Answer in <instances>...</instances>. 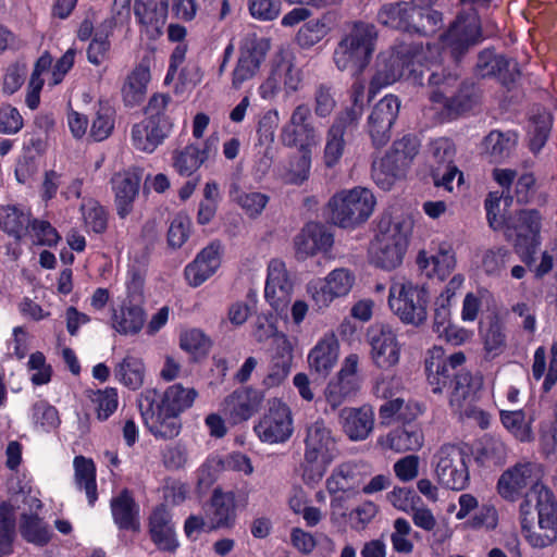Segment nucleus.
Instances as JSON below:
<instances>
[{
    "label": "nucleus",
    "instance_id": "43",
    "mask_svg": "<svg viewBox=\"0 0 557 557\" xmlns=\"http://www.w3.org/2000/svg\"><path fill=\"white\" fill-rule=\"evenodd\" d=\"M518 141L515 132L492 131L483 140V152L492 162L509 158Z\"/></svg>",
    "mask_w": 557,
    "mask_h": 557
},
{
    "label": "nucleus",
    "instance_id": "17",
    "mask_svg": "<svg viewBox=\"0 0 557 557\" xmlns=\"http://www.w3.org/2000/svg\"><path fill=\"white\" fill-rule=\"evenodd\" d=\"M482 32L476 11L471 8L460 13L448 32L442 37V44L450 49L451 54L458 58L470 46L482 40Z\"/></svg>",
    "mask_w": 557,
    "mask_h": 557
},
{
    "label": "nucleus",
    "instance_id": "46",
    "mask_svg": "<svg viewBox=\"0 0 557 557\" xmlns=\"http://www.w3.org/2000/svg\"><path fill=\"white\" fill-rule=\"evenodd\" d=\"M313 149L298 150L297 154L289 158L284 172L281 174L287 184L300 185L308 180L312 162Z\"/></svg>",
    "mask_w": 557,
    "mask_h": 557
},
{
    "label": "nucleus",
    "instance_id": "35",
    "mask_svg": "<svg viewBox=\"0 0 557 557\" xmlns=\"http://www.w3.org/2000/svg\"><path fill=\"white\" fill-rule=\"evenodd\" d=\"M483 384L480 375H472L470 372H460L455 375L449 404L456 412L471 403L475 401L476 394Z\"/></svg>",
    "mask_w": 557,
    "mask_h": 557
},
{
    "label": "nucleus",
    "instance_id": "51",
    "mask_svg": "<svg viewBox=\"0 0 557 557\" xmlns=\"http://www.w3.org/2000/svg\"><path fill=\"white\" fill-rule=\"evenodd\" d=\"M20 532L28 543L44 546L51 537L48 525L36 515H22Z\"/></svg>",
    "mask_w": 557,
    "mask_h": 557
},
{
    "label": "nucleus",
    "instance_id": "24",
    "mask_svg": "<svg viewBox=\"0 0 557 557\" xmlns=\"http://www.w3.org/2000/svg\"><path fill=\"white\" fill-rule=\"evenodd\" d=\"M298 259L326 253L333 246V235L319 223H308L294 240Z\"/></svg>",
    "mask_w": 557,
    "mask_h": 557
},
{
    "label": "nucleus",
    "instance_id": "44",
    "mask_svg": "<svg viewBox=\"0 0 557 557\" xmlns=\"http://www.w3.org/2000/svg\"><path fill=\"white\" fill-rule=\"evenodd\" d=\"M197 397L198 392L195 388L184 387L182 384H173L164 391L157 406L161 407L165 412L181 414L193 406Z\"/></svg>",
    "mask_w": 557,
    "mask_h": 557
},
{
    "label": "nucleus",
    "instance_id": "60",
    "mask_svg": "<svg viewBox=\"0 0 557 557\" xmlns=\"http://www.w3.org/2000/svg\"><path fill=\"white\" fill-rule=\"evenodd\" d=\"M225 470V459L219 455L209 456L197 471V484L200 490H208Z\"/></svg>",
    "mask_w": 557,
    "mask_h": 557
},
{
    "label": "nucleus",
    "instance_id": "30",
    "mask_svg": "<svg viewBox=\"0 0 557 557\" xmlns=\"http://www.w3.org/2000/svg\"><path fill=\"white\" fill-rule=\"evenodd\" d=\"M149 532L159 549L174 552L178 547L172 516L165 507L160 506L152 511L149 518Z\"/></svg>",
    "mask_w": 557,
    "mask_h": 557
},
{
    "label": "nucleus",
    "instance_id": "63",
    "mask_svg": "<svg viewBox=\"0 0 557 557\" xmlns=\"http://www.w3.org/2000/svg\"><path fill=\"white\" fill-rule=\"evenodd\" d=\"M85 225L95 233H102L108 225V215L102 206L89 200L82 206Z\"/></svg>",
    "mask_w": 557,
    "mask_h": 557
},
{
    "label": "nucleus",
    "instance_id": "50",
    "mask_svg": "<svg viewBox=\"0 0 557 557\" xmlns=\"http://www.w3.org/2000/svg\"><path fill=\"white\" fill-rule=\"evenodd\" d=\"M230 196L249 218L259 216L269 202V196L261 191H244L233 186Z\"/></svg>",
    "mask_w": 557,
    "mask_h": 557
},
{
    "label": "nucleus",
    "instance_id": "2",
    "mask_svg": "<svg viewBox=\"0 0 557 557\" xmlns=\"http://www.w3.org/2000/svg\"><path fill=\"white\" fill-rule=\"evenodd\" d=\"M440 59L438 48L429 44L425 48L400 46L397 49L380 52L375 61V72L370 82L369 97L373 98L382 88L405 76L414 84H421L423 72L418 67H422L423 63L435 65Z\"/></svg>",
    "mask_w": 557,
    "mask_h": 557
},
{
    "label": "nucleus",
    "instance_id": "45",
    "mask_svg": "<svg viewBox=\"0 0 557 557\" xmlns=\"http://www.w3.org/2000/svg\"><path fill=\"white\" fill-rule=\"evenodd\" d=\"M75 483L84 490L90 506L97 500L96 468L91 459L77 456L73 461Z\"/></svg>",
    "mask_w": 557,
    "mask_h": 557
},
{
    "label": "nucleus",
    "instance_id": "39",
    "mask_svg": "<svg viewBox=\"0 0 557 557\" xmlns=\"http://www.w3.org/2000/svg\"><path fill=\"white\" fill-rule=\"evenodd\" d=\"M143 416L147 428L157 437L173 438L181 432L180 414L165 412L156 405L150 414L144 412Z\"/></svg>",
    "mask_w": 557,
    "mask_h": 557
},
{
    "label": "nucleus",
    "instance_id": "16",
    "mask_svg": "<svg viewBox=\"0 0 557 557\" xmlns=\"http://www.w3.org/2000/svg\"><path fill=\"white\" fill-rule=\"evenodd\" d=\"M310 117L311 110L307 104L295 107L288 122L282 127V144L297 150L314 149L320 143V135Z\"/></svg>",
    "mask_w": 557,
    "mask_h": 557
},
{
    "label": "nucleus",
    "instance_id": "37",
    "mask_svg": "<svg viewBox=\"0 0 557 557\" xmlns=\"http://www.w3.org/2000/svg\"><path fill=\"white\" fill-rule=\"evenodd\" d=\"M552 357L547 368V354L544 346L535 349L532 362V377L540 381L544 377L542 389L548 393L557 383V343L552 345Z\"/></svg>",
    "mask_w": 557,
    "mask_h": 557
},
{
    "label": "nucleus",
    "instance_id": "22",
    "mask_svg": "<svg viewBox=\"0 0 557 557\" xmlns=\"http://www.w3.org/2000/svg\"><path fill=\"white\" fill-rule=\"evenodd\" d=\"M219 137L209 136L202 147L187 145L184 149L173 154V166L183 176H190L207 160L213 158L218 152Z\"/></svg>",
    "mask_w": 557,
    "mask_h": 557
},
{
    "label": "nucleus",
    "instance_id": "40",
    "mask_svg": "<svg viewBox=\"0 0 557 557\" xmlns=\"http://www.w3.org/2000/svg\"><path fill=\"white\" fill-rule=\"evenodd\" d=\"M416 3L396 2L385 4L377 13L379 22L387 27L411 32Z\"/></svg>",
    "mask_w": 557,
    "mask_h": 557
},
{
    "label": "nucleus",
    "instance_id": "13",
    "mask_svg": "<svg viewBox=\"0 0 557 557\" xmlns=\"http://www.w3.org/2000/svg\"><path fill=\"white\" fill-rule=\"evenodd\" d=\"M468 454L458 446L445 445L435 455L438 482L450 490H465L469 483Z\"/></svg>",
    "mask_w": 557,
    "mask_h": 557
},
{
    "label": "nucleus",
    "instance_id": "55",
    "mask_svg": "<svg viewBox=\"0 0 557 557\" xmlns=\"http://www.w3.org/2000/svg\"><path fill=\"white\" fill-rule=\"evenodd\" d=\"M503 425L519 441L528 442L532 438V419H528L522 410H502Z\"/></svg>",
    "mask_w": 557,
    "mask_h": 557
},
{
    "label": "nucleus",
    "instance_id": "32",
    "mask_svg": "<svg viewBox=\"0 0 557 557\" xmlns=\"http://www.w3.org/2000/svg\"><path fill=\"white\" fill-rule=\"evenodd\" d=\"M364 476L356 463L344 462L335 467L326 479V488L330 494H356L360 491Z\"/></svg>",
    "mask_w": 557,
    "mask_h": 557
},
{
    "label": "nucleus",
    "instance_id": "31",
    "mask_svg": "<svg viewBox=\"0 0 557 557\" xmlns=\"http://www.w3.org/2000/svg\"><path fill=\"white\" fill-rule=\"evenodd\" d=\"M339 418L344 432L352 441L366 440L374 425V411L371 406L364 405L360 408H344Z\"/></svg>",
    "mask_w": 557,
    "mask_h": 557
},
{
    "label": "nucleus",
    "instance_id": "47",
    "mask_svg": "<svg viewBox=\"0 0 557 557\" xmlns=\"http://www.w3.org/2000/svg\"><path fill=\"white\" fill-rule=\"evenodd\" d=\"M15 513L16 507L12 503L0 504V556H9L13 553Z\"/></svg>",
    "mask_w": 557,
    "mask_h": 557
},
{
    "label": "nucleus",
    "instance_id": "59",
    "mask_svg": "<svg viewBox=\"0 0 557 557\" xmlns=\"http://www.w3.org/2000/svg\"><path fill=\"white\" fill-rule=\"evenodd\" d=\"M359 389V384L351 381H345L338 376L331 380L325 388L324 395L326 403L335 410L351 395Z\"/></svg>",
    "mask_w": 557,
    "mask_h": 557
},
{
    "label": "nucleus",
    "instance_id": "41",
    "mask_svg": "<svg viewBox=\"0 0 557 557\" xmlns=\"http://www.w3.org/2000/svg\"><path fill=\"white\" fill-rule=\"evenodd\" d=\"M111 510L113 520L120 529L139 530V508L127 491H123L111 500Z\"/></svg>",
    "mask_w": 557,
    "mask_h": 557
},
{
    "label": "nucleus",
    "instance_id": "12",
    "mask_svg": "<svg viewBox=\"0 0 557 557\" xmlns=\"http://www.w3.org/2000/svg\"><path fill=\"white\" fill-rule=\"evenodd\" d=\"M369 356L375 368L389 371L396 368L401 358L403 344L396 330L388 324H374L368 329Z\"/></svg>",
    "mask_w": 557,
    "mask_h": 557
},
{
    "label": "nucleus",
    "instance_id": "9",
    "mask_svg": "<svg viewBox=\"0 0 557 557\" xmlns=\"http://www.w3.org/2000/svg\"><path fill=\"white\" fill-rule=\"evenodd\" d=\"M458 77L456 74H446L444 69L433 70L429 77V84L434 89L430 100L440 119H446L462 113L472 107V98L462 91L455 92Z\"/></svg>",
    "mask_w": 557,
    "mask_h": 557
},
{
    "label": "nucleus",
    "instance_id": "20",
    "mask_svg": "<svg viewBox=\"0 0 557 557\" xmlns=\"http://www.w3.org/2000/svg\"><path fill=\"white\" fill-rule=\"evenodd\" d=\"M141 170L129 168L115 173L111 178V186L115 197L117 215L126 218L133 210V203L139 193Z\"/></svg>",
    "mask_w": 557,
    "mask_h": 557
},
{
    "label": "nucleus",
    "instance_id": "18",
    "mask_svg": "<svg viewBox=\"0 0 557 557\" xmlns=\"http://www.w3.org/2000/svg\"><path fill=\"white\" fill-rule=\"evenodd\" d=\"M400 109V102L394 95H386L372 109L368 122V133L376 147L385 146L391 139V129Z\"/></svg>",
    "mask_w": 557,
    "mask_h": 557
},
{
    "label": "nucleus",
    "instance_id": "38",
    "mask_svg": "<svg viewBox=\"0 0 557 557\" xmlns=\"http://www.w3.org/2000/svg\"><path fill=\"white\" fill-rule=\"evenodd\" d=\"M115 380L125 387L137 391L145 382L146 367L141 358L126 355L114 367Z\"/></svg>",
    "mask_w": 557,
    "mask_h": 557
},
{
    "label": "nucleus",
    "instance_id": "58",
    "mask_svg": "<svg viewBox=\"0 0 557 557\" xmlns=\"http://www.w3.org/2000/svg\"><path fill=\"white\" fill-rule=\"evenodd\" d=\"M344 136L345 134L339 133L337 127L327 129L323 149V163L326 168L332 169L339 163L346 147Z\"/></svg>",
    "mask_w": 557,
    "mask_h": 557
},
{
    "label": "nucleus",
    "instance_id": "26",
    "mask_svg": "<svg viewBox=\"0 0 557 557\" xmlns=\"http://www.w3.org/2000/svg\"><path fill=\"white\" fill-rule=\"evenodd\" d=\"M171 129L169 119H145L132 128V144L140 151L151 153L168 137Z\"/></svg>",
    "mask_w": 557,
    "mask_h": 557
},
{
    "label": "nucleus",
    "instance_id": "15",
    "mask_svg": "<svg viewBox=\"0 0 557 557\" xmlns=\"http://www.w3.org/2000/svg\"><path fill=\"white\" fill-rule=\"evenodd\" d=\"M542 216L536 210L520 211L511 223L506 224V234L510 238L516 235V248L521 259L530 263L536 248L541 244Z\"/></svg>",
    "mask_w": 557,
    "mask_h": 557
},
{
    "label": "nucleus",
    "instance_id": "8",
    "mask_svg": "<svg viewBox=\"0 0 557 557\" xmlns=\"http://www.w3.org/2000/svg\"><path fill=\"white\" fill-rule=\"evenodd\" d=\"M419 150L416 137L407 135L394 141L386 154L373 162L372 177L375 184L384 189L392 188L396 180L411 164Z\"/></svg>",
    "mask_w": 557,
    "mask_h": 557
},
{
    "label": "nucleus",
    "instance_id": "62",
    "mask_svg": "<svg viewBox=\"0 0 557 557\" xmlns=\"http://www.w3.org/2000/svg\"><path fill=\"white\" fill-rule=\"evenodd\" d=\"M180 345L183 350L198 357L208 352L210 348V341L202 331L193 329L181 334Z\"/></svg>",
    "mask_w": 557,
    "mask_h": 557
},
{
    "label": "nucleus",
    "instance_id": "3",
    "mask_svg": "<svg viewBox=\"0 0 557 557\" xmlns=\"http://www.w3.org/2000/svg\"><path fill=\"white\" fill-rule=\"evenodd\" d=\"M413 230L409 215H384L377 225V234L369 248L370 261L384 270H393L403 263Z\"/></svg>",
    "mask_w": 557,
    "mask_h": 557
},
{
    "label": "nucleus",
    "instance_id": "61",
    "mask_svg": "<svg viewBox=\"0 0 557 557\" xmlns=\"http://www.w3.org/2000/svg\"><path fill=\"white\" fill-rule=\"evenodd\" d=\"M552 126L553 121L549 115H541L531 122L529 128V147L533 153H539L545 146Z\"/></svg>",
    "mask_w": 557,
    "mask_h": 557
},
{
    "label": "nucleus",
    "instance_id": "27",
    "mask_svg": "<svg viewBox=\"0 0 557 557\" xmlns=\"http://www.w3.org/2000/svg\"><path fill=\"white\" fill-rule=\"evenodd\" d=\"M135 17L141 26V30L150 39H156L162 34L168 17L166 0H135Z\"/></svg>",
    "mask_w": 557,
    "mask_h": 557
},
{
    "label": "nucleus",
    "instance_id": "5",
    "mask_svg": "<svg viewBox=\"0 0 557 557\" xmlns=\"http://www.w3.org/2000/svg\"><path fill=\"white\" fill-rule=\"evenodd\" d=\"M337 455L336 440L323 420L308 425L305 437L302 479L307 484L318 483Z\"/></svg>",
    "mask_w": 557,
    "mask_h": 557
},
{
    "label": "nucleus",
    "instance_id": "11",
    "mask_svg": "<svg viewBox=\"0 0 557 557\" xmlns=\"http://www.w3.org/2000/svg\"><path fill=\"white\" fill-rule=\"evenodd\" d=\"M253 431L262 443H286L294 433V419L289 406L280 398L270 400L268 410L256 423Z\"/></svg>",
    "mask_w": 557,
    "mask_h": 557
},
{
    "label": "nucleus",
    "instance_id": "56",
    "mask_svg": "<svg viewBox=\"0 0 557 557\" xmlns=\"http://www.w3.org/2000/svg\"><path fill=\"white\" fill-rule=\"evenodd\" d=\"M88 398L94 406L97 418L101 421L112 416L119 406V394L114 387L90 391Z\"/></svg>",
    "mask_w": 557,
    "mask_h": 557
},
{
    "label": "nucleus",
    "instance_id": "54",
    "mask_svg": "<svg viewBox=\"0 0 557 557\" xmlns=\"http://www.w3.org/2000/svg\"><path fill=\"white\" fill-rule=\"evenodd\" d=\"M30 418L35 430L40 432H51L61 423L58 409L45 400L33 405Z\"/></svg>",
    "mask_w": 557,
    "mask_h": 557
},
{
    "label": "nucleus",
    "instance_id": "28",
    "mask_svg": "<svg viewBox=\"0 0 557 557\" xmlns=\"http://www.w3.org/2000/svg\"><path fill=\"white\" fill-rule=\"evenodd\" d=\"M208 530L231 529L236 521L235 494L214 490L206 510Z\"/></svg>",
    "mask_w": 557,
    "mask_h": 557
},
{
    "label": "nucleus",
    "instance_id": "23",
    "mask_svg": "<svg viewBox=\"0 0 557 557\" xmlns=\"http://www.w3.org/2000/svg\"><path fill=\"white\" fill-rule=\"evenodd\" d=\"M295 60V53L288 46H281L271 59L269 74L278 81L286 94L295 92L301 86L302 75Z\"/></svg>",
    "mask_w": 557,
    "mask_h": 557
},
{
    "label": "nucleus",
    "instance_id": "42",
    "mask_svg": "<svg viewBox=\"0 0 557 557\" xmlns=\"http://www.w3.org/2000/svg\"><path fill=\"white\" fill-rule=\"evenodd\" d=\"M379 444L383 448L398 453L418 450L423 445V434L414 426L396 429L386 436L380 437Z\"/></svg>",
    "mask_w": 557,
    "mask_h": 557
},
{
    "label": "nucleus",
    "instance_id": "6",
    "mask_svg": "<svg viewBox=\"0 0 557 557\" xmlns=\"http://www.w3.org/2000/svg\"><path fill=\"white\" fill-rule=\"evenodd\" d=\"M429 293L426 288L406 277L392 280L388 307L405 324L419 326L428 319Z\"/></svg>",
    "mask_w": 557,
    "mask_h": 557
},
{
    "label": "nucleus",
    "instance_id": "52",
    "mask_svg": "<svg viewBox=\"0 0 557 557\" xmlns=\"http://www.w3.org/2000/svg\"><path fill=\"white\" fill-rule=\"evenodd\" d=\"M331 26L327 16L306 22L297 32L296 41L301 48H311L320 42L329 33Z\"/></svg>",
    "mask_w": 557,
    "mask_h": 557
},
{
    "label": "nucleus",
    "instance_id": "1",
    "mask_svg": "<svg viewBox=\"0 0 557 557\" xmlns=\"http://www.w3.org/2000/svg\"><path fill=\"white\" fill-rule=\"evenodd\" d=\"M540 479L536 463L520 461L506 469L496 483L497 494L510 503L531 488L519 506V523L524 540L534 548H544L557 541V500Z\"/></svg>",
    "mask_w": 557,
    "mask_h": 557
},
{
    "label": "nucleus",
    "instance_id": "57",
    "mask_svg": "<svg viewBox=\"0 0 557 557\" xmlns=\"http://www.w3.org/2000/svg\"><path fill=\"white\" fill-rule=\"evenodd\" d=\"M442 25V14L428 4L416 3L414 17L411 30L431 35Z\"/></svg>",
    "mask_w": 557,
    "mask_h": 557
},
{
    "label": "nucleus",
    "instance_id": "36",
    "mask_svg": "<svg viewBox=\"0 0 557 557\" xmlns=\"http://www.w3.org/2000/svg\"><path fill=\"white\" fill-rule=\"evenodd\" d=\"M149 81V66L144 62L136 65L127 74L122 85L121 94L124 103L128 107L139 104L146 97Z\"/></svg>",
    "mask_w": 557,
    "mask_h": 557
},
{
    "label": "nucleus",
    "instance_id": "34",
    "mask_svg": "<svg viewBox=\"0 0 557 557\" xmlns=\"http://www.w3.org/2000/svg\"><path fill=\"white\" fill-rule=\"evenodd\" d=\"M146 322V314L143 307L132 300H124L123 304L113 309L111 326L121 335H135L139 333Z\"/></svg>",
    "mask_w": 557,
    "mask_h": 557
},
{
    "label": "nucleus",
    "instance_id": "4",
    "mask_svg": "<svg viewBox=\"0 0 557 557\" xmlns=\"http://www.w3.org/2000/svg\"><path fill=\"white\" fill-rule=\"evenodd\" d=\"M377 32L374 25L364 22L354 23L338 41L333 61L335 66L351 75H361L375 51Z\"/></svg>",
    "mask_w": 557,
    "mask_h": 557
},
{
    "label": "nucleus",
    "instance_id": "64",
    "mask_svg": "<svg viewBox=\"0 0 557 557\" xmlns=\"http://www.w3.org/2000/svg\"><path fill=\"white\" fill-rule=\"evenodd\" d=\"M27 371L34 385H45L51 380V366L47 363L42 352L36 351L29 356Z\"/></svg>",
    "mask_w": 557,
    "mask_h": 557
},
{
    "label": "nucleus",
    "instance_id": "19",
    "mask_svg": "<svg viewBox=\"0 0 557 557\" xmlns=\"http://www.w3.org/2000/svg\"><path fill=\"white\" fill-rule=\"evenodd\" d=\"M293 282L285 263L273 259L268 265L264 297L276 312H283L290 302Z\"/></svg>",
    "mask_w": 557,
    "mask_h": 557
},
{
    "label": "nucleus",
    "instance_id": "49",
    "mask_svg": "<svg viewBox=\"0 0 557 557\" xmlns=\"http://www.w3.org/2000/svg\"><path fill=\"white\" fill-rule=\"evenodd\" d=\"M114 28L113 20H106L97 29L87 49L88 61L95 65L103 63L109 55V37Z\"/></svg>",
    "mask_w": 557,
    "mask_h": 557
},
{
    "label": "nucleus",
    "instance_id": "33",
    "mask_svg": "<svg viewBox=\"0 0 557 557\" xmlns=\"http://www.w3.org/2000/svg\"><path fill=\"white\" fill-rule=\"evenodd\" d=\"M339 344L333 333L323 335L308 354V364L319 374L327 375L338 359Z\"/></svg>",
    "mask_w": 557,
    "mask_h": 557
},
{
    "label": "nucleus",
    "instance_id": "25",
    "mask_svg": "<svg viewBox=\"0 0 557 557\" xmlns=\"http://www.w3.org/2000/svg\"><path fill=\"white\" fill-rule=\"evenodd\" d=\"M221 265V246L212 243L205 247L184 270L189 286L198 287L210 278Z\"/></svg>",
    "mask_w": 557,
    "mask_h": 557
},
{
    "label": "nucleus",
    "instance_id": "14",
    "mask_svg": "<svg viewBox=\"0 0 557 557\" xmlns=\"http://www.w3.org/2000/svg\"><path fill=\"white\" fill-rule=\"evenodd\" d=\"M270 50V40L255 34L245 36L239 46L236 65L232 72V87L239 89L260 71Z\"/></svg>",
    "mask_w": 557,
    "mask_h": 557
},
{
    "label": "nucleus",
    "instance_id": "10",
    "mask_svg": "<svg viewBox=\"0 0 557 557\" xmlns=\"http://www.w3.org/2000/svg\"><path fill=\"white\" fill-rule=\"evenodd\" d=\"M355 283L356 276L351 270L337 268L324 277L310 281L306 290L314 308L321 311L329 308L335 300L347 297Z\"/></svg>",
    "mask_w": 557,
    "mask_h": 557
},
{
    "label": "nucleus",
    "instance_id": "21",
    "mask_svg": "<svg viewBox=\"0 0 557 557\" xmlns=\"http://www.w3.org/2000/svg\"><path fill=\"white\" fill-rule=\"evenodd\" d=\"M263 394L246 386L234 391L222 403V410L233 423L250 419L261 407Z\"/></svg>",
    "mask_w": 557,
    "mask_h": 557
},
{
    "label": "nucleus",
    "instance_id": "7",
    "mask_svg": "<svg viewBox=\"0 0 557 557\" xmlns=\"http://www.w3.org/2000/svg\"><path fill=\"white\" fill-rule=\"evenodd\" d=\"M375 206L371 190L362 187L345 189L329 201L332 221L342 227H351L368 220Z\"/></svg>",
    "mask_w": 557,
    "mask_h": 557
},
{
    "label": "nucleus",
    "instance_id": "48",
    "mask_svg": "<svg viewBox=\"0 0 557 557\" xmlns=\"http://www.w3.org/2000/svg\"><path fill=\"white\" fill-rule=\"evenodd\" d=\"M425 369L429 384L432 386L434 393H441L447 383L450 382V377L456 375L448 370V366L442 361L441 348H434L431 351L430 358L425 361Z\"/></svg>",
    "mask_w": 557,
    "mask_h": 557
},
{
    "label": "nucleus",
    "instance_id": "53",
    "mask_svg": "<svg viewBox=\"0 0 557 557\" xmlns=\"http://www.w3.org/2000/svg\"><path fill=\"white\" fill-rule=\"evenodd\" d=\"M507 446L497 437L486 436L481 442L475 459L482 466H499L506 461Z\"/></svg>",
    "mask_w": 557,
    "mask_h": 557
},
{
    "label": "nucleus",
    "instance_id": "29",
    "mask_svg": "<svg viewBox=\"0 0 557 557\" xmlns=\"http://www.w3.org/2000/svg\"><path fill=\"white\" fill-rule=\"evenodd\" d=\"M417 264L429 277L445 280L456 267V257L448 244L438 245L435 252L420 250L417 256Z\"/></svg>",
    "mask_w": 557,
    "mask_h": 557
}]
</instances>
